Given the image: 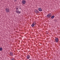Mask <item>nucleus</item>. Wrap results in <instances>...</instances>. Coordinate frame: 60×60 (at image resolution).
<instances>
[{
	"label": "nucleus",
	"instance_id": "nucleus-17",
	"mask_svg": "<svg viewBox=\"0 0 60 60\" xmlns=\"http://www.w3.org/2000/svg\"><path fill=\"white\" fill-rule=\"evenodd\" d=\"M18 8H17L16 10H18Z\"/></svg>",
	"mask_w": 60,
	"mask_h": 60
},
{
	"label": "nucleus",
	"instance_id": "nucleus-9",
	"mask_svg": "<svg viewBox=\"0 0 60 60\" xmlns=\"http://www.w3.org/2000/svg\"><path fill=\"white\" fill-rule=\"evenodd\" d=\"M10 54L11 55V56H13V53H12L11 52H10Z\"/></svg>",
	"mask_w": 60,
	"mask_h": 60
},
{
	"label": "nucleus",
	"instance_id": "nucleus-8",
	"mask_svg": "<svg viewBox=\"0 0 60 60\" xmlns=\"http://www.w3.org/2000/svg\"><path fill=\"white\" fill-rule=\"evenodd\" d=\"M26 57L27 59H29L30 58V56L29 55H27Z\"/></svg>",
	"mask_w": 60,
	"mask_h": 60
},
{
	"label": "nucleus",
	"instance_id": "nucleus-14",
	"mask_svg": "<svg viewBox=\"0 0 60 60\" xmlns=\"http://www.w3.org/2000/svg\"><path fill=\"white\" fill-rule=\"evenodd\" d=\"M11 60H14V59L13 58L11 59Z\"/></svg>",
	"mask_w": 60,
	"mask_h": 60
},
{
	"label": "nucleus",
	"instance_id": "nucleus-12",
	"mask_svg": "<svg viewBox=\"0 0 60 60\" xmlns=\"http://www.w3.org/2000/svg\"><path fill=\"white\" fill-rule=\"evenodd\" d=\"M3 48L2 47H0V51H2L3 50Z\"/></svg>",
	"mask_w": 60,
	"mask_h": 60
},
{
	"label": "nucleus",
	"instance_id": "nucleus-6",
	"mask_svg": "<svg viewBox=\"0 0 60 60\" xmlns=\"http://www.w3.org/2000/svg\"><path fill=\"white\" fill-rule=\"evenodd\" d=\"M34 11L36 13H40V12H39L36 9L34 10Z\"/></svg>",
	"mask_w": 60,
	"mask_h": 60
},
{
	"label": "nucleus",
	"instance_id": "nucleus-15",
	"mask_svg": "<svg viewBox=\"0 0 60 60\" xmlns=\"http://www.w3.org/2000/svg\"><path fill=\"white\" fill-rule=\"evenodd\" d=\"M33 23L34 24H36V22H35L34 23Z\"/></svg>",
	"mask_w": 60,
	"mask_h": 60
},
{
	"label": "nucleus",
	"instance_id": "nucleus-13",
	"mask_svg": "<svg viewBox=\"0 0 60 60\" xmlns=\"http://www.w3.org/2000/svg\"><path fill=\"white\" fill-rule=\"evenodd\" d=\"M56 21H57V20L55 19L54 20V21H55V22H56Z\"/></svg>",
	"mask_w": 60,
	"mask_h": 60
},
{
	"label": "nucleus",
	"instance_id": "nucleus-1",
	"mask_svg": "<svg viewBox=\"0 0 60 60\" xmlns=\"http://www.w3.org/2000/svg\"><path fill=\"white\" fill-rule=\"evenodd\" d=\"M51 14L49 13L46 16V17L47 18H50L52 16V15H51Z\"/></svg>",
	"mask_w": 60,
	"mask_h": 60
},
{
	"label": "nucleus",
	"instance_id": "nucleus-7",
	"mask_svg": "<svg viewBox=\"0 0 60 60\" xmlns=\"http://www.w3.org/2000/svg\"><path fill=\"white\" fill-rule=\"evenodd\" d=\"M38 10L39 11H42V9L41 8H38Z\"/></svg>",
	"mask_w": 60,
	"mask_h": 60
},
{
	"label": "nucleus",
	"instance_id": "nucleus-16",
	"mask_svg": "<svg viewBox=\"0 0 60 60\" xmlns=\"http://www.w3.org/2000/svg\"><path fill=\"white\" fill-rule=\"evenodd\" d=\"M36 26V25H35V24H34V26Z\"/></svg>",
	"mask_w": 60,
	"mask_h": 60
},
{
	"label": "nucleus",
	"instance_id": "nucleus-18",
	"mask_svg": "<svg viewBox=\"0 0 60 60\" xmlns=\"http://www.w3.org/2000/svg\"><path fill=\"white\" fill-rule=\"evenodd\" d=\"M16 1H17V0H15Z\"/></svg>",
	"mask_w": 60,
	"mask_h": 60
},
{
	"label": "nucleus",
	"instance_id": "nucleus-2",
	"mask_svg": "<svg viewBox=\"0 0 60 60\" xmlns=\"http://www.w3.org/2000/svg\"><path fill=\"white\" fill-rule=\"evenodd\" d=\"M55 41L56 42H58L59 43L60 42H59V40H58V38H55Z\"/></svg>",
	"mask_w": 60,
	"mask_h": 60
},
{
	"label": "nucleus",
	"instance_id": "nucleus-10",
	"mask_svg": "<svg viewBox=\"0 0 60 60\" xmlns=\"http://www.w3.org/2000/svg\"><path fill=\"white\" fill-rule=\"evenodd\" d=\"M31 26H32V27H34V24L33 23L32 24Z\"/></svg>",
	"mask_w": 60,
	"mask_h": 60
},
{
	"label": "nucleus",
	"instance_id": "nucleus-11",
	"mask_svg": "<svg viewBox=\"0 0 60 60\" xmlns=\"http://www.w3.org/2000/svg\"><path fill=\"white\" fill-rule=\"evenodd\" d=\"M55 17V16L54 15H53L51 17V19H54Z\"/></svg>",
	"mask_w": 60,
	"mask_h": 60
},
{
	"label": "nucleus",
	"instance_id": "nucleus-3",
	"mask_svg": "<svg viewBox=\"0 0 60 60\" xmlns=\"http://www.w3.org/2000/svg\"><path fill=\"white\" fill-rule=\"evenodd\" d=\"M21 10H19V11H18V10H16V13H17L20 14V13L21 12Z\"/></svg>",
	"mask_w": 60,
	"mask_h": 60
},
{
	"label": "nucleus",
	"instance_id": "nucleus-4",
	"mask_svg": "<svg viewBox=\"0 0 60 60\" xmlns=\"http://www.w3.org/2000/svg\"><path fill=\"white\" fill-rule=\"evenodd\" d=\"M9 10L10 9L8 8H6L5 9V11L6 12L8 13V12H10V11H9Z\"/></svg>",
	"mask_w": 60,
	"mask_h": 60
},
{
	"label": "nucleus",
	"instance_id": "nucleus-5",
	"mask_svg": "<svg viewBox=\"0 0 60 60\" xmlns=\"http://www.w3.org/2000/svg\"><path fill=\"white\" fill-rule=\"evenodd\" d=\"M22 3L23 4H25L26 3V1L25 0H22Z\"/></svg>",
	"mask_w": 60,
	"mask_h": 60
},
{
	"label": "nucleus",
	"instance_id": "nucleus-19",
	"mask_svg": "<svg viewBox=\"0 0 60 60\" xmlns=\"http://www.w3.org/2000/svg\"><path fill=\"white\" fill-rule=\"evenodd\" d=\"M21 9V8H20Z\"/></svg>",
	"mask_w": 60,
	"mask_h": 60
}]
</instances>
